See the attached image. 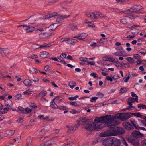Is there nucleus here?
Segmentation results:
<instances>
[{"mask_svg":"<svg viewBox=\"0 0 146 146\" xmlns=\"http://www.w3.org/2000/svg\"><path fill=\"white\" fill-rule=\"evenodd\" d=\"M115 117L113 115L110 114L100 117H96L94 120L95 123L92 122V124H88L85 127L86 130L89 131H92L95 130H98L99 129L103 127L100 122L106 125L108 127L116 126L119 124V122L117 120H115Z\"/></svg>","mask_w":146,"mask_h":146,"instance_id":"1","label":"nucleus"},{"mask_svg":"<svg viewBox=\"0 0 146 146\" xmlns=\"http://www.w3.org/2000/svg\"><path fill=\"white\" fill-rule=\"evenodd\" d=\"M109 127L110 128V131L109 132H104L100 133V136L101 137H105L109 136L115 135L117 134V127Z\"/></svg>","mask_w":146,"mask_h":146,"instance_id":"2","label":"nucleus"},{"mask_svg":"<svg viewBox=\"0 0 146 146\" xmlns=\"http://www.w3.org/2000/svg\"><path fill=\"white\" fill-rule=\"evenodd\" d=\"M113 116L115 117V120L116 117L119 119L122 120H127L131 117L130 115L127 113H123L117 114Z\"/></svg>","mask_w":146,"mask_h":146,"instance_id":"3","label":"nucleus"},{"mask_svg":"<svg viewBox=\"0 0 146 146\" xmlns=\"http://www.w3.org/2000/svg\"><path fill=\"white\" fill-rule=\"evenodd\" d=\"M143 8V7L141 5H135L130 9L127 10L125 12L127 14H130L133 12L138 13V12Z\"/></svg>","mask_w":146,"mask_h":146,"instance_id":"4","label":"nucleus"},{"mask_svg":"<svg viewBox=\"0 0 146 146\" xmlns=\"http://www.w3.org/2000/svg\"><path fill=\"white\" fill-rule=\"evenodd\" d=\"M111 144L112 146H119L120 145L121 142L120 139L117 138L113 137H111Z\"/></svg>","mask_w":146,"mask_h":146,"instance_id":"5","label":"nucleus"},{"mask_svg":"<svg viewBox=\"0 0 146 146\" xmlns=\"http://www.w3.org/2000/svg\"><path fill=\"white\" fill-rule=\"evenodd\" d=\"M69 16V15L68 16L64 15L59 16L56 20V23L58 25V26L61 25L63 22L64 21V18H67Z\"/></svg>","mask_w":146,"mask_h":146,"instance_id":"6","label":"nucleus"},{"mask_svg":"<svg viewBox=\"0 0 146 146\" xmlns=\"http://www.w3.org/2000/svg\"><path fill=\"white\" fill-rule=\"evenodd\" d=\"M89 119H86V118H82V119L80 121V123L81 125H83V127L86 129V127L88 124H92Z\"/></svg>","mask_w":146,"mask_h":146,"instance_id":"7","label":"nucleus"},{"mask_svg":"<svg viewBox=\"0 0 146 146\" xmlns=\"http://www.w3.org/2000/svg\"><path fill=\"white\" fill-rule=\"evenodd\" d=\"M122 125L125 129L128 130H132L134 129L133 127L129 123L127 122L123 123Z\"/></svg>","mask_w":146,"mask_h":146,"instance_id":"8","label":"nucleus"},{"mask_svg":"<svg viewBox=\"0 0 146 146\" xmlns=\"http://www.w3.org/2000/svg\"><path fill=\"white\" fill-rule=\"evenodd\" d=\"M132 135L133 137L136 138H141L144 136L143 134L136 130L132 132Z\"/></svg>","mask_w":146,"mask_h":146,"instance_id":"9","label":"nucleus"},{"mask_svg":"<svg viewBox=\"0 0 146 146\" xmlns=\"http://www.w3.org/2000/svg\"><path fill=\"white\" fill-rule=\"evenodd\" d=\"M9 52L10 51L8 48H0V53L3 56H6Z\"/></svg>","mask_w":146,"mask_h":146,"instance_id":"10","label":"nucleus"},{"mask_svg":"<svg viewBox=\"0 0 146 146\" xmlns=\"http://www.w3.org/2000/svg\"><path fill=\"white\" fill-rule=\"evenodd\" d=\"M138 96H136V97L135 98H133L132 97H130L127 99L126 100L128 104L130 106H132V103L134 102L135 101H136L137 102H138Z\"/></svg>","mask_w":146,"mask_h":146,"instance_id":"11","label":"nucleus"},{"mask_svg":"<svg viewBox=\"0 0 146 146\" xmlns=\"http://www.w3.org/2000/svg\"><path fill=\"white\" fill-rule=\"evenodd\" d=\"M111 137H110L105 138L102 142V144L105 146H110V144H111Z\"/></svg>","mask_w":146,"mask_h":146,"instance_id":"12","label":"nucleus"},{"mask_svg":"<svg viewBox=\"0 0 146 146\" xmlns=\"http://www.w3.org/2000/svg\"><path fill=\"white\" fill-rule=\"evenodd\" d=\"M128 141L134 146H138L139 145V141L137 139L132 138H128Z\"/></svg>","mask_w":146,"mask_h":146,"instance_id":"13","label":"nucleus"},{"mask_svg":"<svg viewBox=\"0 0 146 146\" xmlns=\"http://www.w3.org/2000/svg\"><path fill=\"white\" fill-rule=\"evenodd\" d=\"M87 36V35L86 33H82L78 35H77L75 36L74 37V38H77L79 40H83Z\"/></svg>","mask_w":146,"mask_h":146,"instance_id":"14","label":"nucleus"},{"mask_svg":"<svg viewBox=\"0 0 146 146\" xmlns=\"http://www.w3.org/2000/svg\"><path fill=\"white\" fill-rule=\"evenodd\" d=\"M77 125H72L69 128L68 132L70 133H73L77 130Z\"/></svg>","mask_w":146,"mask_h":146,"instance_id":"15","label":"nucleus"},{"mask_svg":"<svg viewBox=\"0 0 146 146\" xmlns=\"http://www.w3.org/2000/svg\"><path fill=\"white\" fill-rule=\"evenodd\" d=\"M5 105L6 107L9 108L12 107L13 105L12 101L9 99H7L5 101Z\"/></svg>","mask_w":146,"mask_h":146,"instance_id":"16","label":"nucleus"},{"mask_svg":"<svg viewBox=\"0 0 146 146\" xmlns=\"http://www.w3.org/2000/svg\"><path fill=\"white\" fill-rule=\"evenodd\" d=\"M23 83L26 86L30 87L32 85V82L29 79H25L23 81Z\"/></svg>","mask_w":146,"mask_h":146,"instance_id":"17","label":"nucleus"},{"mask_svg":"<svg viewBox=\"0 0 146 146\" xmlns=\"http://www.w3.org/2000/svg\"><path fill=\"white\" fill-rule=\"evenodd\" d=\"M38 70L34 68H30L29 69V71L31 74H36L39 72Z\"/></svg>","mask_w":146,"mask_h":146,"instance_id":"18","label":"nucleus"},{"mask_svg":"<svg viewBox=\"0 0 146 146\" xmlns=\"http://www.w3.org/2000/svg\"><path fill=\"white\" fill-rule=\"evenodd\" d=\"M58 26L57 24L54 23L51 25L49 27V30L51 31H53Z\"/></svg>","mask_w":146,"mask_h":146,"instance_id":"19","label":"nucleus"},{"mask_svg":"<svg viewBox=\"0 0 146 146\" xmlns=\"http://www.w3.org/2000/svg\"><path fill=\"white\" fill-rule=\"evenodd\" d=\"M86 15L88 17H90L92 19H96L97 18L95 15L94 12L93 13L87 12L86 13Z\"/></svg>","mask_w":146,"mask_h":146,"instance_id":"20","label":"nucleus"},{"mask_svg":"<svg viewBox=\"0 0 146 146\" xmlns=\"http://www.w3.org/2000/svg\"><path fill=\"white\" fill-rule=\"evenodd\" d=\"M50 106L53 109H57L58 107V106L56 104L54 101L53 100L50 102Z\"/></svg>","mask_w":146,"mask_h":146,"instance_id":"21","label":"nucleus"},{"mask_svg":"<svg viewBox=\"0 0 146 146\" xmlns=\"http://www.w3.org/2000/svg\"><path fill=\"white\" fill-rule=\"evenodd\" d=\"M48 53L46 51H43L40 53V56L42 58H44L47 57Z\"/></svg>","mask_w":146,"mask_h":146,"instance_id":"22","label":"nucleus"},{"mask_svg":"<svg viewBox=\"0 0 146 146\" xmlns=\"http://www.w3.org/2000/svg\"><path fill=\"white\" fill-rule=\"evenodd\" d=\"M9 108L6 107L3 108L2 107L1 109H0V113L5 114L7 113L9 110Z\"/></svg>","mask_w":146,"mask_h":146,"instance_id":"23","label":"nucleus"},{"mask_svg":"<svg viewBox=\"0 0 146 146\" xmlns=\"http://www.w3.org/2000/svg\"><path fill=\"white\" fill-rule=\"evenodd\" d=\"M117 134H121L125 132V131L122 128L117 127Z\"/></svg>","mask_w":146,"mask_h":146,"instance_id":"24","label":"nucleus"},{"mask_svg":"<svg viewBox=\"0 0 146 146\" xmlns=\"http://www.w3.org/2000/svg\"><path fill=\"white\" fill-rule=\"evenodd\" d=\"M130 121L135 128L136 129H137L139 126L137 123V122L133 119H131Z\"/></svg>","mask_w":146,"mask_h":146,"instance_id":"25","label":"nucleus"},{"mask_svg":"<svg viewBox=\"0 0 146 146\" xmlns=\"http://www.w3.org/2000/svg\"><path fill=\"white\" fill-rule=\"evenodd\" d=\"M50 36L48 33H42L39 34V36L43 38H47L48 36Z\"/></svg>","mask_w":146,"mask_h":146,"instance_id":"26","label":"nucleus"},{"mask_svg":"<svg viewBox=\"0 0 146 146\" xmlns=\"http://www.w3.org/2000/svg\"><path fill=\"white\" fill-rule=\"evenodd\" d=\"M51 145H52L51 141L50 140H49L48 141L45 142L42 144L40 145L39 146H50Z\"/></svg>","mask_w":146,"mask_h":146,"instance_id":"27","label":"nucleus"},{"mask_svg":"<svg viewBox=\"0 0 146 146\" xmlns=\"http://www.w3.org/2000/svg\"><path fill=\"white\" fill-rule=\"evenodd\" d=\"M132 34L134 35H136L139 33V30L137 29H133L130 31Z\"/></svg>","mask_w":146,"mask_h":146,"instance_id":"28","label":"nucleus"},{"mask_svg":"<svg viewBox=\"0 0 146 146\" xmlns=\"http://www.w3.org/2000/svg\"><path fill=\"white\" fill-rule=\"evenodd\" d=\"M47 130L45 128H43L39 132V134L40 135H43L45 134L47 132Z\"/></svg>","mask_w":146,"mask_h":146,"instance_id":"29","label":"nucleus"},{"mask_svg":"<svg viewBox=\"0 0 146 146\" xmlns=\"http://www.w3.org/2000/svg\"><path fill=\"white\" fill-rule=\"evenodd\" d=\"M95 15L97 17L96 19L98 18L99 17H104V15L101 13L97 12H95Z\"/></svg>","mask_w":146,"mask_h":146,"instance_id":"30","label":"nucleus"},{"mask_svg":"<svg viewBox=\"0 0 146 146\" xmlns=\"http://www.w3.org/2000/svg\"><path fill=\"white\" fill-rule=\"evenodd\" d=\"M76 83L72 81L69 82L68 84V86L71 88H73L76 85Z\"/></svg>","mask_w":146,"mask_h":146,"instance_id":"31","label":"nucleus"},{"mask_svg":"<svg viewBox=\"0 0 146 146\" xmlns=\"http://www.w3.org/2000/svg\"><path fill=\"white\" fill-rule=\"evenodd\" d=\"M131 114L134 116L140 118L142 116V115L139 112L131 113Z\"/></svg>","mask_w":146,"mask_h":146,"instance_id":"32","label":"nucleus"},{"mask_svg":"<svg viewBox=\"0 0 146 146\" xmlns=\"http://www.w3.org/2000/svg\"><path fill=\"white\" fill-rule=\"evenodd\" d=\"M57 108L60 110H65L68 109V107L66 106H58Z\"/></svg>","mask_w":146,"mask_h":146,"instance_id":"33","label":"nucleus"},{"mask_svg":"<svg viewBox=\"0 0 146 146\" xmlns=\"http://www.w3.org/2000/svg\"><path fill=\"white\" fill-rule=\"evenodd\" d=\"M77 42V40L76 39H72L70 40L69 38L68 42H66V43L68 44H73Z\"/></svg>","mask_w":146,"mask_h":146,"instance_id":"34","label":"nucleus"},{"mask_svg":"<svg viewBox=\"0 0 146 146\" xmlns=\"http://www.w3.org/2000/svg\"><path fill=\"white\" fill-rule=\"evenodd\" d=\"M127 60L130 63L133 64L134 63V60L131 57H127L126 58Z\"/></svg>","mask_w":146,"mask_h":146,"instance_id":"35","label":"nucleus"},{"mask_svg":"<svg viewBox=\"0 0 146 146\" xmlns=\"http://www.w3.org/2000/svg\"><path fill=\"white\" fill-rule=\"evenodd\" d=\"M137 107L139 109H146V105L142 104H138Z\"/></svg>","mask_w":146,"mask_h":146,"instance_id":"36","label":"nucleus"},{"mask_svg":"<svg viewBox=\"0 0 146 146\" xmlns=\"http://www.w3.org/2000/svg\"><path fill=\"white\" fill-rule=\"evenodd\" d=\"M15 133L14 130H9L7 132V135L9 136L12 135Z\"/></svg>","mask_w":146,"mask_h":146,"instance_id":"37","label":"nucleus"},{"mask_svg":"<svg viewBox=\"0 0 146 146\" xmlns=\"http://www.w3.org/2000/svg\"><path fill=\"white\" fill-rule=\"evenodd\" d=\"M28 25H21L18 26V27H22L26 31V32H27L28 29L29 27Z\"/></svg>","mask_w":146,"mask_h":146,"instance_id":"38","label":"nucleus"},{"mask_svg":"<svg viewBox=\"0 0 146 146\" xmlns=\"http://www.w3.org/2000/svg\"><path fill=\"white\" fill-rule=\"evenodd\" d=\"M42 46V45H40L38 44H34L32 46V47L33 49H36L40 48H42V46Z\"/></svg>","mask_w":146,"mask_h":146,"instance_id":"39","label":"nucleus"},{"mask_svg":"<svg viewBox=\"0 0 146 146\" xmlns=\"http://www.w3.org/2000/svg\"><path fill=\"white\" fill-rule=\"evenodd\" d=\"M35 30V27H30L29 26L28 29L27 31V32L29 33L32 32L33 31Z\"/></svg>","mask_w":146,"mask_h":146,"instance_id":"40","label":"nucleus"},{"mask_svg":"<svg viewBox=\"0 0 146 146\" xmlns=\"http://www.w3.org/2000/svg\"><path fill=\"white\" fill-rule=\"evenodd\" d=\"M52 46V45L50 44H46V43H44L43 44V45H42L41 46H42V48H44L50 47Z\"/></svg>","mask_w":146,"mask_h":146,"instance_id":"41","label":"nucleus"},{"mask_svg":"<svg viewBox=\"0 0 146 146\" xmlns=\"http://www.w3.org/2000/svg\"><path fill=\"white\" fill-rule=\"evenodd\" d=\"M54 101L55 100L57 103H60L62 101V99H60L59 97L57 96L54 98L53 99Z\"/></svg>","mask_w":146,"mask_h":146,"instance_id":"42","label":"nucleus"},{"mask_svg":"<svg viewBox=\"0 0 146 146\" xmlns=\"http://www.w3.org/2000/svg\"><path fill=\"white\" fill-rule=\"evenodd\" d=\"M79 96L78 95H76L74 97H70L68 98V100L70 101H72L73 100H76L77 98H78Z\"/></svg>","mask_w":146,"mask_h":146,"instance_id":"43","label":"nucleus"},{"mask_svg":"<svg viewBox=\"0 0 146 146\" xmlns=\"http://www.w3.org/2000/svg\"><path fill=\"white\" fill-rule=\"evenodd\" d=\"M143 119H144V120H142L141 121V122L143 124V125L145 126L146 127V117L144 116L143 117Z\"/></svg>","mask_w":146,"mask_h":146,"instance_id":"44","label":"nucleus"},{"mask_svg":"<svg viewBox=\"0 0 146 146\" xmlns=\"http://www.w3.org/2000/svg\"><path fill=\"white\" fill-rule=\"evenodd\" d=\"M113 54L115 56H121L123 54V52L122 51L117 52L114 53Z\"/></svg>","mask_w":146,"mask_h":146,"instance_id":"45","label":"nucleus"},{"mask_svg":"<svg viewBox=\"0 0 146 146\" xmlns=\"http://www.w3.org/2000/svg\"><path fill=\"white\" fill-rule=\"evenodd\" d=\"M127 88L125 87H123L120 89L119 92H120L122 94L127 91Z\"/></svg>","mask_w":146,"mask_h":146,"instance_id":"46","label":"nucleus"},{"mask_svg":"<svg viewBox=\"0 0 146 146\" xmlns=\"http://www.w3.org/2000/svg\"><path fill=\"white\" fill-rule=\"evenodd\" d=\"M15 142H17L18 143L19 142L21 141V137L20 135H19L17 136V138L14 139Z\"/></svg>","mask_w":146,"mask_h":146,"instance_id":"47","label":"nucleus"},{"mask_svg":"<svg viewBox=\"0 0 146 146\" xmlns=\"http://www.w3.org/2000/svg\"><path fill=\"white\" fill-rule=\"evenodd\" d=\"M99 42H97L96 43V42H92L90 44V46L92 47H95L96 46H100V45H97V43H98Z\"/></svg>","mask_w":146,"mask_h":146,"instance_id":"48","label":"nucleus"},{"mask_svg":"<svg viewBox=\"0 0 146 146\" xmlns=\"http://www.w3.org/2000/svg\"><path fill=\"white\" fill-rule=\"evenodd\" d=\"M33 78H34V79H31V81L34 82L35 83L38 82V81L39 80V78L34 77H33Z\"/></svg>","mask_w":146,"mask_h":146,"instance_id":"49","label":"nucleus"},{"mask_svg":"<svg viewBox=\"0 0 146 146\" xmlns=\"http://www.w3.org/2000/svg\"><path fill=\"white\" fill-rule=\"evenodd\" d=\"M47 92L46 91H42L39 93V95H41L42 96H44L46 95Z\"/></svg>","mask_w":146,"mask_h":146,"instance_id":"50","label":"nucleus"},{"mask_svg":"<svg viewBox=\"0 0 146 146\" xmlns=\"http://www.w3.org/2000/svg\"><path fill=\"white\" fill-rule=\"evenodd\" d=\"M98 99V97H92L91 99L90 100V101L91 102H94L96 101V100Z\"/></svg>","mask_w":146,"mask_h":146,"instance_id":"51","label":"nucleus"},{"mask_svg":"<svg viewBox=\"0 0 146 146\" xmlns=\"http://www.w3.org/2000/svg\"><path fill=\"white\" fill-rule=\"evenodd\" d=\"M107 41V39L106 38H103L101 39L100 40L99 42H100L101 43H104V42Z\"/></svg>","mask_w":146,"mask_h":146,"instance_id":"52","label":"nucleus"},{"mask_svg":"<svg viewBox=\"0 0 146 146\" xmlns=\"http://www.w3.org/2000/svg\"><path fill=\"white\" fill-rule=\"evenodd\" d=\"M16 100H19L21 98V94H19L16 95L15 96Z\"/></svg>","mask_w":146,"mask_h":146,"instance_id":"53","label":"nucleus"},{"mask_svg":"<svg viewBox=\"0 0 146 146\" xmlns=\"http://www.w3.org/2000/svg\"><path fill=\"white\" fill-rule=\"evenodd\" d=\"M50 67L48 65H46L44 68V70L46 71H48L50 70Z\"/></svg>","mask_w":146,"mask_h":146,"instance_id":"54","label":"nucleus"},{"mask_svg":"<svg viewBox=\"0 0 146 146\" xmlns=\"http://www.w3.org/2000/svg\"><path fill=\"white\" fill-rule=\"evenodd\" d=\"M30 106L34 109H35L37 108V106L35 103L31 104L30 105Z\"/></svg>","mask_w":146,"mask_h":146,"instance_id":"55","label":"nucleus"},{"mask_svg":"<svg viewBox=\"0 0 146 146\" xmlns=\"http://www.w3.org/2000/svg\"><path fill=\"white\" fill-rule=\"evenodd\" d=\"M79 59L80 61H82V62H86L88 61L87 60H88V58H83V57H80V58Z\"/></svg>","mask_w":146,"mask_h":146,"instance_id":"56","label":"nucleus"},{"mask_svg":"<svg viewBox=\"0 0 146 146\" xmlns=\"http://www.w3.org/2000/svg\"><path fill=\"white\" fill-rule=\"evenodd\" d=\"M106 80L108 81H110V82H112L113 80V78H111L109 76H107L106 77Z\"/></svg>","mask_w":146,"mask_h":146,"instance_id":"57","label":"nucleus"},{"mask_svg":"<svg viewBox=\"0 0 146 146\" xmlns=\"http://www.w3.org/2000/svg\"><path fill=\"white\" fill-rule=\"evenodd\" d=\"M113 79L114 80H116L118 79L119 78V76L117 74H115V75L113 76H112Z\"/></svg>","mask_w":146,"mask_h":146,"instance_id":"58","label":"nucleus"},{"mask_svg":"<svg viewBox=\"0 0 146 146\" xmlns=\"http://www.w3.org/2000/svg\"><path fill=\"white\" fill-rule=\"evenodd\" d=\"M69 38H62L61 39V41L62 42H64L65 41L66 43V42H68V40H69Z\"/></svg>","mask_w":146,"mask_h":146,"instance_id":"59","label":"nucleus"},{"mask_svg":"<svg viewBox=\"0 0 146 146\" xmlns=\"http://www.w3.org/2000/svg\"><path fill=\"white\" fill-rule=\"evenodd\" d=\"M29 89L26 90V91L23 92V93L25 95H29L31 93L30 92V91L29 90Z\"/></svg>","mask_w":146,"mask_h":146,"instance_id":"60","label":"nucleus"},{"mask_svg":"<svg viewBox=\"0 0 146 146\" xmlns=\"http://www.w3.org/2000/svg\"><path fill=\"white\" fill-rule=\"evenodd\" d=\"M130 74H129L128 76L126 78H123V79H125V80H124V82H127L130 79Z\"/></svg>","mask_w":146,"mask_h":146,"instance_id":"61","label":"nucleus"},{"mask_svg":"<svg viewBox=\"0 0 146 146\" xmlns=\"http://www.w3.org/2000/svg\"><path fill=\"white\" fill-rule=\"evenodd\" d=\"M67 56L66 54L65 53H62L60 56V57L62 59H64Z\"/></svg>","mask_w":146,"mask_h":146,"instance_id":"62","label":"nucleus"},{"mask_svg":"<svg viewBox=\"0 0 146 146\" xmlns=\"http://www.w3.org/2000/svg\"><path fill=\"white\" fill-rule=\"evenodd\" d=\"M72 142H69L68 143L64 144L62 146H72Z\"/></svg>","mask_w":146,"mask_h":146,"instance_id":"63","label":"nucleus"},{"mask_svg":"<svg viewBox=\"0 0 146 146\" xmlns=\"http://www.w3.org/2000/svg\"><path fill=\"white\" fill-rule=\"evenodd\" d=\"M141 143L142 146H146V139L142 141Z\"/></svg>","mask_w":146,"mask_h":146,"instance_id":"64","label":"nucleus"}]
</instances>
